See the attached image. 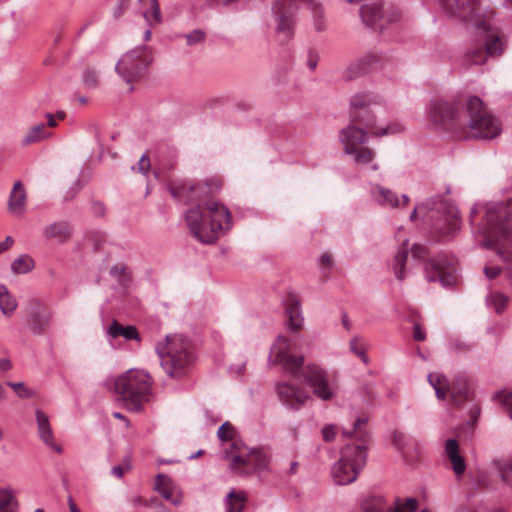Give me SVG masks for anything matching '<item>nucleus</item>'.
<instances>
[{"label": "nucleus", "mask_w": 512, "mask_h": 512, "mask_svg": "<svg viewBox=\"0 0 512 512\" xmlns=\"http://www.w3.org/2000/svg\"><path fill=\"white\" fill-rule=\"evenodd\" d=\"M52 312L48 306L38 300L29 303L26 326L34 335L45 333L51 325Z\"/></svg>", "instance_id": "4468645a"}, {"label": "nucleus", "mask_w": 512, "mask_h": 512, "mask_svg": "<svg viewBox=\"0 0 512 512\" xmlns=\"http://www.w3.org/2000/svg\"><path fill=\"white\" fill-rule=\"evenodd\" d=\"M367 418H358L350 431L343 430V436L354 438L356 443L346 444L340 452V459L333 465L331 475L338 485L353 483L366 464V448L369 441Z\"/></svg>", "instance_id": "423d86ee"}, {"label": "nucleus", "mask_w": 512, "mask_h": 512, "mask_svg": "<svg viewBox=\"0 0 512 512\" xmlns=\"http://www.w3.org/2000/svg\"><path fill=\"white\" fill-rule=\"evenodd\" d=\"M429 384L434 388L436 397L445 400L448 395V379L445 374L431 372L427 376Z\"/></svg>", "instance_id": "cd10ccee"}, {"label": "nucleus", "mask_w": 512, "mask_h": 512, "mask_svg": "<svg viewBox=\"0 0 512 512\" xmlns=\"http://www.w3.org/2000/svg\"><path fill=\"white\" fill-rule=\"evenodd\" d=\"M373 196L376 201L383 207L395 208L400 205L398 196L390 189L382 186H375Z\"/></svg>", "instance_id": "c85d7f7f"}, {"label": "nucleus", "mask_w": 512, "mask_h": 512, "mask_svg": "<svg viewBox=\"0 0 512 512\" xmlns=\"http://www.w3.org/2000/svg\"><path fill=\"white\" fill-rule=\"evenodd\" d=\"M27 194L20 180L16 181L8 199V210L15 217H21L26 211Z\"/></svg>", "instance_id": "aec40b11"}, {"label": "nucleus", "mask_w": 512, "mask_h": 512, "mask_svg": "<svg viewBox=\"0 0 512 512\" xmlns=\"http://www.w3.org/2000/svg\"><path fill=\"white\" fill-rule=\"evenodd\" d=\"M418 509V501L413 497L397 498L394 502L393 512H415Z\"/></svg>", "instance_id": "4c0bfd02"}, {"label": "nucleus", "mask_w": 512, "mask_h": 512, "mask_svg": "<svg viewBox=\"0 0 512 512\" xmlns=\"http://www.w3.org/2000/svg\"><path fill=\"white\" fill-rule=\"evenodd\" d=\"M130 0H118V4L114 9V16L117 18L121 16L128 8Z\"/></svg>", "instance_id": "6e6d98bb"}, {"label": "nucleus", "mask_w": 512, "mask_h": 512, "mask_svg": "<svg viewBox=\"0 0 512 512\" xmlns=\"http://www.w3.org/2000/svg\"><path fill=\"white\" fill-rule=\"evenodd\" d=\"M82 81L87 88H96L99 84L98 73L94 69L87 68L83 73Z\"/></svg>", "instance_id": "37998d69"}, {"label": "nucleus", "mask_w": 512, "mask_h": 512, "mask_svg": "<svg viewBox=\"0 0 512 512\" xmlns=\"http://www.w3.org/2000/svg\"><path fill=\"white\" fill-rule=\"evenodd\" d=\"M152 2V12L151 16L153 17V20L155 23L161 22V13H160V7L157 0L151 1Z\"/></svg>", "instance_id": "13d9d810"}, {"label": "nucleus", "mask_w": 512, "mask_h": 512, "mask_svg": "<svg viewBox=\"0 0 512 512\" xmlns=\"http://www.w3.org/2000/svg\"><path fill=\"white\" fill-rule=\"evenodd\" d=\"M17 307L16 300L9 294L5 286L0 285V309L5 315H11Z\"/></svg>", "instance_id": "c9c22d12"}, {"label": "nucleus", "mask_w": 512, "mask_h": 512, "mask_svg": "<svg viewBox=\"0 0 512 512\" xmlns=\"http://www.w3.org/2000/svg\"><path fill=\"white\" fill-rule=\"evenodd\" d=\"M156 350L162 368L172 378L185 375L195 360L191 342L182 335L167 336L165 343L158 344Z\"/></svg>", "instance_id": "9d476101"}, {"label": "nucleus", "mask_w": 512, "mask_h": 512, "mask_svg": "<svg viewBox=\"0 0 512 512\" xmlns=\"http://www.w3.org/2000/svg\"><path fill=\"white\" fill-rule=\"evenodd\" d=\"M152 378L144 370L130 369L114 381V392L132 412H141L152 396Z\"/></svg>", "instance_id": "1a4fd4ad"}, {"label": "nucleus", "mask_w": 512, "mask_h": 512, "mask_svg": "<svg viewBox=\"0 0 512 512\" xmlns=\"http://www.w3.org/2000/svg\"><path fill=\"white\" fill-rule=\"evenodd\" d=\"M500 273L501 268L498 266H485L484 268V274L490 280L497 278L500 275Z\"/></svg>", "instance_id": "864d4df0"}, {"label": "nucleus", "mask_w": 512, "mask_h": 512, "mask_svg": "<svg viewBox=\"0 0 512 512\" xmlns=\"http://www.w3.org/2000/svg\"><path fill=\"white\" fill-rule=\"evenodd\" d=\"M335 426L334 425H326L322 428V436L323 439L327 442L332 441L335 437Z\"/></svg>", "instance_id": "5fc2aeb1"}, {"label": "nucleus", "mask_w": 512, "mask_h": 512, "mask_svg": "<svg viewBox=\"0 0 512 512\" xmlns=\"http://www.w3.org/2000/svg\"><path fill=\"white\" fill-rule=\"evenodd\" d=\"M245 502L244 492L231 490L226 498L227 512H242Z\"/></svg>", "instance_id": "7c9ffc66"}, {"label": "nucleus", "mask_w": 512, "mask_h": 512, "mask_svg": "<svg viewBox=\"0 0 512 512\" xmlns=\"http://www.w3.org/2000/svg\"><path fill=\"white\" fill-rule=\"evenodd\" d=\"M151 167L150 158L147 154H144L141 156L137 163V168L134 166L132 167V170L137 169L138 172L147 175Z\"/></svg>", "instance_id": "09e8293b"}, {"label": "nucleus", "mask_w": 512, "mask_h": 512, "mask_svg": "<svg viewBox=\"0 0 512 512\" xmlns=\"http://www.w3.org/2000/svg\"><path fill=\"white\" fill-rule=\"evenodd\" d=\"M360 16L366 26L379 30H383L387 23L398 19V15L392 14L389 19L385 20L382 9L377 3L364 4L360 9Z\"/></svg>", "instance_id": "f3484780"}, {"label": "nucleus", "mask_w": 512, "mask_h": 512, "mask_svg": "<svg viewBox=\"0 0 512 512\" xmlns=\"http://www.w3.org/2000/svg\"><path fill=\"white\" fill-rule=\"evenodd\" d=\"M379 57L375 54H368L366 55L365 57H363L362 59H360L356 64L355 66L357 67L358 70L360 71H364L366 70L368 67L376 64L379 62Z\"/></svg>", "instance_id": "c03bdc74"}, {"label": "nucleus", "mask_w": 512, "mask_h": 512, "mask_svg": "<svg viewBox=\"0 0 512 512\" xmlns=\"http://www.w3.org/2000/svg\"><path fill=\"white\" fill-rule=\"evenodd\" d=\"M319 62V54L317 51L310 49L307 54V66L310 70L314 71Z\"/></svg>", "instance_id": "603ef678"}, {"label": "nucleus", "mask_w": 512, "mask_h": 512, "mask_svg": "<svg viewBox=\"0 0 512 512\" xmlns=\"http://www.w3.org/2000/svg\"><path fill=\"white\" fill-rule=\"evenodd\" d=\"M51 134L47 132L44 124H37L33 126L23 138L24 145H30L40 142L46 138H49Z\"/></svg>", "instance_id": "2f4dec72"}, {"label": "nucleus", "mask_w": 512, "mask_h": 512, "mask_svg": "<svg viewBox=\"0 0 512 512\" xmlns=\"http://www.w3.org/2000/svg\"><path fill=\"white\" fill-rule=\"evenodd\" d=\"M350 349L355 355H357L362 360L363 363L367 364L369 362V358L366 355L364 347L363 345L359 344L357 338H354L350 341Z\"/></svg>", "instance_id": "a18cd8bd"}, {"label": "nucleus", "mask_w": 512, "mask_h": 512, "mask_svg": "<svg viewBox=\"0 0 512 512\" xmlns=\"http://www.w3.org/2000/svg\"><path fill=\"white\" fill-rule=\"evenodd\" d=\"M453 346L456 351H468L470 350V346L466 344L460 343L458 340L451 341L450 340V347Z\"/></svg>", "instance_id": "680f3d73"}, {"label": "nucleus", "mask_w": 512, "mask_h": 512, "mask_svg": "<svg viewBox=\"0 0 512 512\" xmlns=\"http://www.w3.org/2000/svg\"><path fill=\"white\" fill-rule=\"evenodd\" d=\"M362 512H393V507L389 506L381 496H368L361 505Z\"/></svg>", "instance_id": "c756f323"}, {"label": "nucleus", "mask_w": 512, "mask_h": 512, "mask_svg": "<svg viewBox=\"0 0 512 512\" xmlns=\"http://www.w3.org/2000/svg\"><path fill=\"white\" fill-rule=\"evenodd\" d=\"M271 365H281L283 370L295 379L303 378L312 387L313 393L321 400L328 401L334 397L329 386L327 372L317 364L304 366V357L295 356L290 352V342L285 336H279L269 353Z\"/></svg>", "instance_id": "20e7f679"}, {"label": "nucleus", "mask_w": 512, "mask_h": 512, "mask_svg": "<svg viewBox=\"0 0 512 512\" xmlns=\"http://www.w3.org/2000/svg\"><path fill=\"white\" fill-rule=\"evenodd\" d=\"M72 234V228L66 221H58L47 225L43 229V235L46 239L57 240L60 243L67 241Z\"/></svg>", "instance_id": "5701e85b"}, {"label": "nucleus", "mask_w": 512, "mask_h": 512, "mask_svg": "<svg viewBox=\"0 0 512 512\" xmlns=\"http://www.w3.org/2000/svg\"><path fill=\"white\" fill-rule=\"evenodd\" d=\"M413 258L421 260L428 255V250L425 246L420 244H414L411 248Z\"/></svg>", "instance_id": "3c124183"}, {"label": "nucleus", "mask_w": 512, "mask_h": 512, "mask_svg": "<svg viewBox=\"0 0 512 512\" xmlns=\"http://www.w3.org/2000/svg\"><path fill=\"white\" fill-rule=\"evenodd\" d=\"M152 60L153 57L148 47H136L120 57L115 65V70L123 81L131 84L146 75Z\"/></svg>", "instance_id": "ddd939ff"}, {"label": "nucleus", "mask_w": 512, "mask_h": 512, "mask_svg": "<svg viewBox=\"0 0 512 512\" xmlns=\"http://www.w3.org/2000/svg\"><path fill=\"white\" fill-rule=\"evenodd\" d=\"M7 385L10 386L22 399L31 398L35 395V392L32 389L26 387L23 382H8Z\"/></svg>", "instance_id": "79ce46f5"}, {"label": "nucleus", "mask_w": 512, "mask_h": 512, "mask_svg": "<svg viewBox=\"0 0 512 512\" xmlns=\"http://www.w3.org/2000/svg\"><path fill=\"white\" fill-rule=\"evenodd\" d=\"M430 125L435 130H446L448 121V102L444 96H436L431 102L427 112Z\"/></svg>", "instance_id": "2eb2a0df"}, {"label": "nucleus", "mask_w": 512, "mask_h": 512, "mask_svg": "<svg viewBox=\"0 0 512 512\" xmlns=\"http://www.w3.org/2000/svg\"><path fill=\"white\" fill-rule=\"evenodd\" d=\"M155 488L165 500L170 501L172 504L177 506L182 502V496L179 493H174L172 482L165 475H157Z\"/></svg>", "instance_id": "393cba45"}, {"label": "nucleus", "mask_w": 512, "mask_h": 512, "mask_svg": "<svg viewBox=\"0 0 512 512\" xmlns=\"http://www.w3.org/2000/svg\"><path fill=\"white\" fill-rule=\"evenodd\" d=\"M481 415V404L476 399L475 391L470 386L469 378L459 373L450 382V419L459 422L453 424L454 438H450V469L461 480L466 472L465 458L460 454L457 440L469 439Z\"/></svg>", "instance_id": "f03ea898"}, {"label": "nucleus", "mask_w": 512, "mask_h": 512, "mask_svg": "<svg viewBox=\"0 0 512 512\" xmlns=\"http://www.w3.org/2000/svg\"><path fill=\"white\" fill-rule=\"evenodd\" d=\"M354 162L356 164H368L374 158V152L367 147L356 148V152H353Z\"/></svg>", "instance_id": "ea45409f"}, {"label": "nucleus", "mask_w": 512, "mask_h": 512, "mask_svg": "<svg viewBox=\"0 0 512 512\" xmlns=\"http://www.w3.org/2000/svg\"><path fill=\"white\" fill-rule=\"evenodd\" d=\"M276 391L281 402L291 409H299L308 398L305 391L286 382L278 383Z\"/></svg>", "instance_id": "dca6fc26"}, {"label": "nucleus", "mask_w": 512, "mask_h": 512, "mask_svg": "<svg viewBox=\"0 0 512 512\" xmlns=\"http://www.w3.org/2000/svg\"><path fill=\"white\" fill-rule=\"evenodd\" d=\"M502 482L512 488V458L494 460Z\"/></svg>", "instance_id": "473e14b6"}, {"label": "nucleus", "mask_w": 512, "mask_h": 512, "mask_svg": "<svg viewBox=\"0 0 512 512\" xmlns=\"http://www.w3.org/2000/svg\"><path fill=\"white\" fill-rule=\"evenodd\" d=\"M480 0H450V18L458 17L462 22H471L485 35V42L467 50L463 56L466 65H480L489 57H498L505 49L504 37L492 33V26L480 19Z\"/></svg>", "instance_id": "39448f33"}, {"label": "nucleus", "mask_w": 512, "mask_h": 512, "mask_svg": "<svg viewBox=\"0 0 512 512\" xmlns=\"http://www.w3.org/2000/svg\"><path fill=\"white\" fill-rule=\"evenodd\" d=\"M17 501L10 491H0V512H16Z\"/></svg>", "instance_id": "58836bf2"}, {"label": "nucleus", "mask_w": 512, "mask_h": 512, "mask_svg": "<svg viewBox=\"0 0 512 512\" xmlns=\"http://www.w3.org/2000/svg\"><path fill=\"white\" fill-rule=\"evenodd\" d=\"M320 263L322 265L330 266L332 264V257L328 253H324L320 258Z\"/></svg>", "instance_id": "0e129e2a"}, {"label": "nucleus", "mask_w": 512, "mask_h": 512, "mask_svg": "<svg viewBox=\"0 0 512 512\" xmlns=\"http://www.w3.org/2000/svg\"><path fill=\"white\" fill-rule=\"evenodd\" d=\"M46 119H47V125L51 128L55 127L57 125L55 117L51 113H46Z\"/></svg>", "instance_id": "774afa93"}, {"label": "nucleus", "mask_w": 512, "mask_h": 512, "mask_svg": "<svg viewBox=\"0 0 512 512\" xmlns=\"http://www.w3.org/2000/svg\"><path fill=\"white\" fill-rule=\"evenodd\" d=\"M493 399L502 404L507 414L512 419V392L506 393L505 391H497Z\"/></svg>", "instance_id": "a19ab883"}, {"label": "nucleus", "mask_w": 512, "mask_h": 512, "mask_svg": "<svg viewBox=\"0 0 512 512\" xmlns=\"http://www.w3.org/2000/svg\"><path fill=\"white\" fill-rule=\"evenodd\" d=\"M14 240L11 236H7L3 242L0 243V253L12 247Z\"/></svg>", "instance_id": "052dcab7"}, {"label": "nucleus", "mask_w": 512, "mask_h": 512, "mask_svg": "<svg viewBox=\"0 0 512 512\" xmlns=\"http://www.w3.org/2000/svg\"><path fill=\"white\" fill-rule=\"evenodd\" d=\"M11 368V362L8 359H0V371L4 372Z\"/></svg>", "instance_id": "69168bd1"}, {"label": "nucleus", "mask_w": 512, "mask_h": 512, "mask_svg": "<svg viewBox=\"0 0 512 512\" xmlns=\"http://www.w3.org/2000/svg\"><path fill=\"white\" fill-rule=\"evenodd\" d=\"M408 258V239L404 240L403 243L399 246L397 253L394 256L392 262V268L395 274V277L402 281L405 278L406 270L405 265Z\"/></svg>", "instance_id": "a878e982"}, {"label": "nucleus", "mask_w": 512, "mask_h": 512, "mask_svg": "<svg viewBox=\"0 0 512 512\" xmlns=\"http://www.w3.org/2000/svg\"><path fill=\"white\" fill-rule=\"evenodd\" d=\"M109 273L121 286L126 287L132 282V274L124 264L112 266Z\"/></svg>", "instance_id": "72a5a7b5"}, {"label": "nucleus", "mask_w": 512, "mask_h": 512, "mask_svg": "<svg viewBox=\"0 0 512 512\" xmlns=\"http://www.w3.org/2000/svg\"><path fill=\"white\" fill-rule=\"evenodd\" d=\"M233 434L234 427L229 422H224L217 431L221 441L232 440L230 450H226V456L231 455V470L241 476L269 471V455L262 449L247 447L241 440L234 439Z\"/></svg>", "instance_id": "6e6552de"}, {"label": "nucleus", "mask_w": 512, "mask_h": 512, "mask_svg": "<svg viewBox=\"0 0 512 512\" xmlns=\"http://www.w3.org/2000/svg\"><path fill=\"white\" fill-rule=\"evenodd\" d=\"M222 187L216 177L205 180L184 179L171 182V196L184 204L196 205L187 210L185 217L192 235L201 243L212 244L232 227L231 213L220 202L208 201Z\"/></svg>", "instance_id": "f257e3e1"}, {"label": "nucleus", "mask_w": 512, "mask_h": 512, "mask_svg": "<svg viewBox=\"0 0 512 512\" xmlns=\"http://www.w3.org/2000/svg\"><path fill=\"white\" fill-rule=\"evenodd\" d=\"M34 268V260L29 255H21L11 263V270L15 274H25Z\"/></svg>", "instance_id": "f704fd0d"}, {"label": "nucleus", "mask_w": 512, "mask_h": 512, "mask_svg": "<svg viewBox=\"0 0 512 512\" xmlns=\"http://www.w3.org/2000/svg\"><path fill=\"white\" fill-rule=\"evenodd\" d=\"M393 443L401 451L408 463L412 464L418 460L420 449L413 439L407 438L401 432H395L393 434Z\"/></svg>", "instance_id": "412c9836"}, {"label": "nucleus", "mask_w": 512, "mask_h": 512, "mask_svg": "<svg viewBox=\"0 0 512 512\" xmlns=\"http://www.w3.org/2000/svg\"><path fill=\"white\" fill-rule=\"evenodd\" d=\"M446 256L433 257L425 264V275L429 282L439 281L442 287H448Z\"/></svg>", "instance_id": "6ab92c4d"}, {"label": "nucleus", "mask_w": 512, "mask_h": 512, "mask_svg": "<svg viewBox=\"0 0 512 512\" xmlns=\"http://www.w3.org/2000/svg\"><path fill=\"white\" fill-rule=\"evenodd\" d=\"M422 214L425 225L432 233L445 237L448 234V200L446 194L427 199L415 206L410 214V221H414L418 213Z\"/></svg>", "instance_id": "f8f14e48"}, {"label": "nucleus", "mask_w": 512, "mask_h": 512, "mask_svg": "<svg viewBox=\"0 0 512 512\" xmlns=\"http://www.w3.org/2000/svg\"><path fill=\"white\" fill-rule=\"evenodd\" d=\"M36 421L40 439L57 453H62V447L54 442V436L47 414L44 413L42 410L37 409Z\"/></svg>", "instance_id": "4be33fe9"}, {"label": "nucleus", "mask_w": 512, "mask_h": 512, "mask_svg": "<svg viewBox=\"0 0 512 512\" xmlns=\"http://www.w3.org/2000/svg\"><path fill=\"white\" fill-rule=\"evenodd\" d=\"M499 120L476 95L459 94L450 100V139L491 140L501 134Z\"/></svg>", "instance_id": "7ed1b4c3"}, {"label": "nucleus", "mask_w": 512, "mask_h": 512, "mask_svg": "<svg viewBox=\"0 0 512 512\" xmlns=\"http://www.w3.org/2000/svg\"><path fill=\"white\" fill-rule=\"evenodd\" d=\"M83 188V183L81 182L80 179H77L74 184L70 187V189L66 192L65 196H64V200L65 201H70L72 200L77 194L78 192Z\"/></svg>", "instance_id": "8fccbe9b"}, {"label": "nucleus", "mask_w": 512, "mask_h": 512, "mask_svg": "<svg viewBox=\"0 0 512 512\" xmlns=\"http://www.w3.org/2000/svg\"><path fill=\"white\" fill-rule=\"evenodd\" d=\"M413 338L416 341H424L426 338V334L423 331L420 324L416 323L413 326Z\"/></svg>", "instance_id": "4d7b16f0"}, {"label": "nucleus", "mask_w": 512, "mask_h": 512, "mask_svg": "<svg viewBox=\"0 0 512 512\" xmlns=\"http://www.w3.org/2000/svg\"><path fill=\"white\" fill-rule=\"evenodd\" d=\"M485 219L480 229L482 246L512 261V199L488 208Z\"/></svg>", "instance_id": "0eeeda50"}, {"label": "nucleus", "mask_w": 512, "mask_h": 512, "mask_svg": "<svg viewBox=\"0 0 512 512\" xmlns=\"http://www.w3.org/2000/svg\"><path fill=\"white\" fill-rule=\"evenodd\" d=\"M130 470V464L127 462L124 465L114 466L111 473L116 477H122L125 471Z\"/></svg>", "instance_id": "bf43d9fd"}, {"label": "nucleus", "mask_w": 512, "mask_h": 512, "mask_svg": "<svg viewBox=\"0 0 512 512\" xmlns=\"http://www.w3.org/2000/svg\"><path fill=\"white\" fill-rule=\"evenodd\" d=\"M378 110H381V107L370 94H356L350 102L351 123H356L372 131V135L375 137L394 135L404 130L400 123H392L383 128L378 127L376 121Z\"/></svg>", "instance_id": "9b49d317"}, {"label": "nucleus", "mask_w": 512, "mask_h": 512, "mask_svg": "<svg viewBox=\"0 0 512 512\" xmlns=\"http://www.w3.org/2000/svg\"><path fill=\"white\" fill-rule=\"evenodd\" d=\"M356 125V123H352L340 131V141L344 146L346 154L356 152V148H359V145L367 142L366 131L364 128Z\"/></svg>", "instance_id": "a211bd4d"}, {"label": "nucleus", "mask_w": 512, "mask_h": 512, "mask_svg": "<svg viewBox=\"0 0 512 512\" xmlns=\"http://www.w3.org/2000/svg\"><path fill=\"white\" fill-rule=\"evenodd\" d=\"M459 210L450 203V236L456 230H459Z\"/></svg>", "instance_id": "49530a36"}, {"label": "nucleus", "mask_w": 512, "mask_h": 512, "mask_svg": "<svg viewBox=\"0 0 512 512\" xmlns=\"http://www.w3.org/2000/svg\"><path fill=\"white\" fill-rule=\"evenodd\" d=\"M286 313L289 318V328L293 331L300 330L303 324L301 305L300 301L293 294L289 295L286 299Z\"/></svg>", "instance_id": "b1692460"}, {"label": "nucleus", "mask_w": 512, "mask_h": 512, "mask_svg": "<svg viewBox=\"0 0 512 512\" xmlns=\"http://www.w3.org/2000/svg\"><path fill=\"white\" fill-rule=\"evenodd\" d=\"M108 334L112 338H117L121 336L126 340H136L138 342L141 341L140 335L135 326H123L117 320H113V322L109 326Z\"/></svg>", "instance_id": "bb28decb"}, {"label": "nucleus", "mask_w": 512, "mask_h": 512, "mask_svg": "<svg viewBox=\"0 0 512 512\" xmlns=\"http://www.w3.org/2000/svg\"><path fill=\"white\" fill-rule=\"evenodd\" d=\"M186 42L189 46L202 42L205 39V33L201 30H193L185 35Z\"/></svg>", "instance_id": "de8ad7c7"}, {"label": "nucleus", "mask_w": 512, "mask_h": 512, "mask_svg": "<svg viewBox=\"0 0 512 512\" xmlns=\"http://www.w3.org/2000/svg\"><path fill=\"white\" fill-rule=\"evenodd\" d=\"M93 211L94 214L97 216H102L105 212V207L101 203H94L93 204Z\"/></svg>", "instance_id": "e2e57ef3"}, {"label": "nucleus", "mask_w": 512, "mask_h": 512, "mask_svg": "<svg viewBox=\"0 0 512 512\" xmlns=\"http://www.w3.org/2000/svg\"><path fill=\"white\" fill-rule=\"evenodd\" d=\"M68 505L70 512H81L71 496L68 497Z\"/></svg>", "instance_id": "338daca9"}, {"label": "nucleus", "mask_w": 512, "mask_h": 512, "mask_svg": "<svg viewBox=\"0 0 512 512\" xmlns=\"http://www.w3.org/2000/svg\"><path fill=\"white\" fill-rule=\"evenodd\" d=\"M509 298L503 293H493L487 299L489 307H491L497 314L503 313L508 305Z\"/></svg>", "instance_id": "e433bc0d"}]
</instances>
